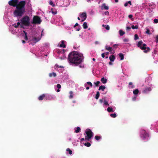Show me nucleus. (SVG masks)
<instances>
[{
    "mask_svg": "<svg viewBox=\"0 0 158 158\" xmlns=\"http://www.w3.org/2000/svg\"><path fill=\"white\" fill-rule=\"evenodd\" d=\"M112 61H110L109 62V64L110 65H112L113 64V63H112V62H111Z\"/></svg>",
    "mask_w": 158,
    "mask_h": 158,
    "instance_id": "nucleus-56",
    "label": "nucleus"
},
{
    "mask_svg": "<svg viewBox=\"0 0 158 158\" xmlns=\"http://www.w3.org/2000/svg\"><path fill=\"white\" fill-rule=\"evenodd\" d=\"M49 76L50 77H55L56 76V73L52 72L51 73H49Z\"/></svg>",
    "mask_w": 158,
    "mask_h": 158,
    "instance_id": "nucleus-15",
    "label": "nucleus"
},
{
    "mask_svg": "<svg viewBox=\"0 0 158 158\" xmlns=\"http://www.w3.org/2000/svg\"><path fill=\"white\" fill-rule=\"evenodd\" d=\"M40 39L39 37H34L32 39V40L34 41L35 43H36L39 41Z\"/></svg>",
    "mask_w": 158,
    "mask_h": 158,
    "instance_id": "nucleus-11",
    "label": "nucleus"
},
{
    "mask_svg": "<svg viewBox=\"0 0 158 158\" xmlns=\"http://www.w3.org/2000/svg\"><path fill=\"white\" fill-rule=\"evenodd\" d=\"M99 96H100L99 92V91H97V94H96V96H95V98L96 99H98L99 97Z\"/></svg>",
    "mask_w": 158,
    "mask_h": 158,
    "instance_id": "nucleus-24",
    "label": "nucleus"
},
{
    "mask_svg": "<svg viewBox=\"0 0 158 158\" xmlns=\"http://www.w3.org/2000/svg\"><path fill=\"white\" fill-rule=\"evenodd\" d=\"M102 26L103 27H105L106 29L107 30H109L110 29V27L108 25H105L104 24H103L102 25Z\"/></svg>",
    "mask_w": 158,
    "mask_h": 158,
    "instance_id": "nucleus-22",
    "label": "nucleus"
},
{
    "mask_svg": "<svg viewBox=\"0 0 158 158\" xmlns=\"http://www.w3.org/2000/svg\"><path fill=\"white\" fill-rule=\"evenodd\" d=\"M131 29V27H126V30L127 31H130Z\"/></svg>",
    "mask_w": 158,
    "mask_h": 158,
    "instance_id": "nucleus-47",
    "label": "nucleus"
},
{
    "mask_svg": "<svg viewBox=\"0 0 158 158\" xmlns=\"http://www.w3.org/2000/svg\"><path fill=\"white\" fill-rule=\"evenodd\" d=\"M86 136H85V139L87 141H89L90 139L93 137L94 133L91 130L89 129H87L85 132Z\"/></svg>",
    "mask_w": 158,
    "mask_h": 158,
    "instance_id": "nucleus-4",
    "label": "nucleus"
},
{
    "mask_svg": "<svg viewBox=\"0 0 158 158\" xmlns=\"http://www.w3.org/2000/svg\"><path fill=\"white\" fill-rule=\"evenodd\" d=\"M102 8H104L106 10H107L109 9L108 6H106L105 3H103L102 4Z\"/></svg>",
    "mask_w": 158,
    "mask_h": 158,
    "instance_id": "nucleus-18",
    "label": "nucleus"
},
{
    "mask_svg": "<svg viewBox=\"0 0 158 158\" xmlns=\"http://www.w3.org/2000/svg\"><path fill=\"white\" fill-rule=\"evenodd\" d=\"M154 22L155 23H158V19H155L153 20Z\"/></svg>",
    "mask_w": 158,
    "mask_h": 158,
    "instance_id": "nucleus-45",
    "label": "nucleus"
},
{
    "mask_svg": "<svg viewBox=\"0 0 158 158\" xmlns=\"http://www.w3.org/2000/svg\"><path fill=\"white\" fill-rule=\"evenodd\" d=\"M87 83L88 85H89L90 86H91V87L93 86V85H92V83H91V82H90V81L87 82Z\"/></svg>",
    "mask_w": 158,
    "mask_h": 158,
    "instance_id": "nucleus-43",
    "label": "nucleus"
},
{
    "mask_svg": "<svg viewBox=\"0 0 158 158\" xmlns=\"http://www.w3.org/2000/svg\"><path fill=\"white\" fill-rule=\"evenodd\" d=\"M149 135L148 133H146L144 130H143L142 131V134H141V137L143 140H145L149 137Z\"/></svg>",
    "mask_w": 158,
    "mask_h": 158,
    "instance_id": "nucleus-7",
    "label": "nucleus"
},
{
    "mask_svg": "<svg viewBox=\"0 0 158 158\" xmlns=\"http://www.w3.org/2000/svg\"><path fill=\"white\" fill-rule=\"evenodd\" d=\"M143 42L142 41H139L137 44L138 47L140 48L142 50H144L143 52L145 53H147L150 51V48L147 46L145 44H143Z\"/></svg>",
    "mask_w": 158,
    "mask_h": 158,
    "instance_id": "nucleus-3",
    "label": "nucleus"
},
{
    "mask_svg": "<svg viewBox=\"0 0 158 158\" xmlns=\"http://www.w3.org/2000/svg\"><path fill=\"white\" fill-rule=\"evenodd\" d=\"M41 20L40 17L38 16H34L33 19V24H40L41 22Z\"/></svg>",
    "mask_w": 158,
    "mask_h": 158,
    "instance_id": "nucleus-6",
    "label": "nucleus"
},
{
    "mask_svg": "<svg viewBox=\"0 0 158 158\" xmlns=\"http://www.w3.org/2000/svg\"><path fill=\"white\" fill-rule=\"evenodd\" d=\"M22 43H23V44H25V43H26V42L25 41H24V40H22Z\"/></svg>",
    "mask_w": 158,
    "mask_h": 158,
    "instance_id": "nucleus-59",
    "label": "nucleus"
},
{
    "mask_svg": "<svg viewBox=\"0 0 158 158\" xmlns=\"http://www.w3.org/2000/svg\"><path fill=\"white\" fill-rule=\"evenodd\" d=\"M146 33L149 35H151V33L150 32V30L148 29H147V31H146Z\"/></svg>",
    "mask_w": 158,
    "mask_h": 158,
    "instance_id": "nucleus-40",
    "label": "nucleus"
},
{
    "mask_svg": "<svg viewBox=\"0 0 158 158\" xmlns=\"http://www.w3.org/2000/svg\"><path fill=\"white\" fill-rule=\"evenodd\" d=\"M123 40L124 42H127L129 40L127 39H124Z\"/></svg>",
    "mask_w": 158,
    "mask_h": 158,
    "instance_id": "nucleus-48",
    "label": "nucleus"
},
{
    "mask_svg": "<svg viewBox=\"0 0 158 158\" xmlns=\"http://www.w3.org/2000/svg\"><path fill=\"white\" fill-rule=\"evenodd\" d=\"M83 19H82L81 20V22H84L85 19V18H83Z\"/></svg>",
    "mask_w": 158,
    "mask_h": 158,
    "instance_id": "nucleus-61",
    "label": "nucleus"
},
{
    "mask_svg": "<svg viewBox=\"0 0 158 158\" xmlns=\"http://www.w3.org/2000/svg\"><path fill=\"white\" fill-rule=\"evenodd\" d=\"M52 13L54 15L56 14H57V11H52Z\"/></svg>",
    "mask_w": 158,
    "mask_h": 158,
    "instance_id": "nucleus-52",
    "label": "nucleus"
},
{
    "mask_svg": "<svg viewBox=\"0 0 158 158\" xmlns=\"http://www.w3.org/2000/svg\"><path fill=\"white\" fill-rule=\"evenodd\" d=\"M78 25H79V24H78L77 23H76L75 24V25H74V27H76V26H78Z\"/></svg>",
    "mask_w": 158,
    "mask_h": 158,
    "instance_id": "nucleus-54",
    "label": "nucleus"
},
{
    "mask_svg": "<svg viewBox=\"0 0 158 158\" xmlns=\"http://www.w3.org/2000/svg\"><path fill=\"white\" fill-rule=\"evenodd\" d=\"M84 138H82L81 139V141H84Z\"/></svg>",
    "mask_w": 158,
    "mask_h": 158,
    "instance_id": "nucleus-63",
    "label": "nucleus"
},
{
    "mask_svg": "<svg viewBox=\"0 0 158 158\" xmlns=\"http://www.w3.org/2000/svg\"><path fill=\"white\" fill-rule=\"evenodd\" d=\"M101 81L103 84L106 83L107 80L106 78H104V77L102 78L101 79Z\"/></svg>",
    "mask_w": 158,
    "mask_h": 158,
    "instance_id": "nucleus-16",
    "label": "nucleus"
},
{
    "mask_svg": "<svg viewBox=\"0 0 158 158\" xmlns=\"http://www.w3.org/2000/svg\"><path fill=\"white\" fill-rule=\"evenodd\" d=\"M152 90V88L151 87H147L143 91V92L144 93H146Z\"/></svg>",
    "mask_w": 158,
    "mask_h": 158,
    "instance_id": "nucleus-9",
    "label": "nucleus"
},
{
    "mask_svg": "<svg viewBox=\"0 0 158 158\" xmlns=\"http://www.w3.org/2000/svg\"><path fill=\"white\" fill-rule=\"evenodd\" d=\"M95 44H99V42H98V41H96V42H95Z\"/></svg>",
    "mask_w": 158,
    "mask_h": 158,
    "instance_id": "nucleus-60",
    "label": "nucleus"
},
{
    "mask_svg": "<svg viewBox=\"0 0 158 158\" xmlns=\"http://www.w3.org/2000/svg\"><path fill=\"white\" fill-rule=\"evenodd\" d=\"M21 21L22 24L24 26H28L30 25V19L29 17L27 15L22 18Z\"/></svg>",
    "mask_w": 158,
    "mask_h": 158,
    "instance_id": "nucleus-5",
    "label": "nucleus"
},
{
    "mask_svg": "<svg viewBox=\"0 0 158 158\" xmlns=\"http://www.w3.org/2000/svg\"><path fill=\"white\" fill-rule=\"evenodd\" d=\"M100 102L101 103H102L103 102V99H100L99 100Z\"/></svg>",
    "mask_w": 158,
    "mask_h": 158,
    "instance_id": "nucleus-53",
    "label": "nucleus"
},
{
    "mask_svg": "<svg viewBox=\"0 0 158 158\" xmlns=\"http://www.w3.org/2000/svg\"><path fill=\"white\" fill-rule=\"evenodd\" d=\"M69 93L70 94V95L69 96V98H72L73 97V92L72 91H71L69 92Z\"/></svg>",
    "mask_w": 158,
    "mask_h": 158,
    "instance_id": "nucleus-32",
    "label": "nucleus"
},
{
    "mask_svg": "<svg viewBox=\"0 0 158 158\" xmlns=\"http://www.w3.org/2000/svg\"><path fill=\"white\" fill-rule=\"evenodd\" d=\"M20 23L19 22H18L17 24H14V27L15 28H17L18 27V26L20 25Z\"/></svg>",
    "mask_w": 158,
    "mask_h": 158,
    "instance_id": "nucleus-28",
    "label": "nucleus"
},
{
    "mask_svg": "<svg viewBox=\"0 0 158 158\" xmlns=\"http://www.w3.org/2000/svg\"><path fill=\"white\" fill-rule=\"evenodd\" d=\"M80 17L81 18H85L86 19L87 18V15L86 12L82 13L80 15Z\"/></svg>",
    "mask_w": 158,
    "mask_h": 158,
    "instance_id": "nucleus-10",
    "label": "nucleus"
},
{
    "mask_svg": "<svg viewBox=\"0 0 158 158\" xmlns=\"http://www.w3.org/2000/svg\"><path fill=\"white\" fill-rule=\"evenodd\" d=\"M105 49L106 50L109 51L110 52L111 54H114L115 52V51L113 50L112 48L109 47L108 46H105Z\"/></svg>",
    "mask_w": 158,
    "mask_h": 158,
    "instance_id": "nucleus-8",
    "label": "nucleus"
},
{
    "mask_svg": "<svg viewBox=\"0 0 158 158\" xmlns=\"http://www.w3.org/2000/svg\"><path fill=\"white\" fill-rule=\"evenodd\" d=\"M116 3L118 2V0H114Z\"/></svg>",
    "mask_w": 158,
    "mask_h": 158,
    "instance_id": "nucleus-64",
    "label": "nucleus"
},
{
    "mask_svg": "<svg viewBox=\"0 0 158 158\" xmlns=\"http://www.w3.org/2000/svg\"><path fill=\"white\" fill-rule=\"evenodd\" d=\"M106 89V87L103 85H101L100 86L98 90H102V91H104L105 89Z\"/></svg>",
    "mask_w": 158,
    "mask_h": 158,
    "instance_id": "nucleus-17",
    "label": "nucleus"
},
{
    "mask_svg": "<svg viewBox=\"0 0 158 158\" xmlns=\"http://www.w3.org/2000/svg\"><path fill=\"white\" fill-rule=\"evenodd\" d=\"M119 33L120 35L121 36H123L125 33V32L124 31L121 30L119 31Z\"/></svg>",
    "mask_w": 158,
    "mask_h": 158,
    "instance_id": "nucleus-27",
    "label": "nucleus"
},
{
    "mask_svg": "<svg viewBox=\"0 0 158 158\" xmlns=\"http://www.w3.org/2000/svg\"><path fill=\"white\" fill-rule=\"evenodd\" d=\"M49 4L50 5L52 6L53 7H54L55 6V4L53 3L52 1H50L49 2Z\"/></svg>",
    "mask_w": 158,
    "mask_h": 158,
    "instance_id": "nucleus-35",
    "label": "nucleus"
},
{
    "mask_svg": "<svg viewBox=\"0 0 158 158\" xmlns=\"http://www.w3.org/2000/svg\"><path fill=\"white\" fill-rule=\"evenodd\" d=\"M139 91L138 89H136L135 90H134L133 91V93L135 95H137L139 93Z\"/></svg>",
    "mask_w": 158,
    "mask_h": 158,
    "instance_id": "nucleus-26",
    "label": "nucleus"
},
{
    "mask_svg": "<svg viewBox=\"0 0 158 158\" xmlns=\"http://www.w3.org/2000/svg\"><path fill=\"white\" fill-rule=\"evenodd\" d=\"M133 101H135L136 99V97H134V98H133Z\"/></svg>",
    "mask_w": 158,
    "mask_h": 158,
    "instance_id": "nucleus-58",
    "label": "nucleus"
},
{
    "mask_svg": "<svg viewBox=\"0 0 158 158\" xmlns=\"http://www.w3.org/2000/svg\"><path fill=\"white\" fill-rule=\"evenodd\" d=\"M23 32L25 34L24 39L25 40H27L28 39V38L27 35V33L25 31H23Z\"/></svg>",
    "mask_w": 158,
    "mask_h": 158,
    "instance_id": "nucleus-30",
    "label": "nucleus"
},
{
    "mask_svg": "<svg viewBox=\"0 0 158 158\" xmlns=\"http://www.w3.org/2000/svg\"><path fill=\"white\" fill-rule=\"evenodd\" d=\"M119 56L121 58V60H123L124 59V55L123 54L120 53L119 54Z\"/></svg>",
    "mask_w": 158,
    "mask_h": 158,
    "instance_id": "nucleus-25",
    "label": "nucleus"
},
{
    "mask_svg": "<svg viewBox=\"0 0 158 158\" xmlns=\"http://www.w3.org/2000/svg\"><path fill=\"white\" fill-rule=\"evenodd\" d=\"M19 0H11L8 2V4L10 6L16 7V9L14 12V15L16 17L22 16L25 12V5L26 2L22 1L18 3Z\"/></svg>",
    "mask_w": 158,
    "mask_h": 158,
    "instance_id": "nucleus-1",
    "label": "nucleus"
},
{
    "mask_svg": "<svg viewBox=\"0 0 158 158\" xmlns=\"http://www.w3.org/2000/svg\"><path fill=\"white\" fill-rule=\"evenodd\" d=\"M131 28L133 29H137L138 28V25L134 26V25H132L131 26Z\"/></svg>",
    "mask_w": 158,
    "mask_h": 158,
    "instance_id": "nucleus-31",
    "label": "nucleus"
},
{
    "mask_svg": "<svg viewBox=\"0 0 158 158\" xmlns=\"http://www.w3.org/2000/svg\"><path fill=\"white\" fill-rule=\"evenodd\" d=\"M87 24L86 22H84L83 25V27L84 29H86L88 28Z\"/></svg>",
    "mask_w": 158,
    "mask_h": 158,
    "instance_id": "nucleus-20",
    "label": "nucleus"
},
{
    "mask_svg": "<svg viewBox=\"0 0 158 158\" xmlns=\"http://www.w3.org/2000/svg\"><path fill=\"white\" fill-rule=\"evenodd\" d=\"M81 128L80 127H78L76 128V129L75 130V132L76 133H78L80 132L81 131Z\"/></svg>",
    "mask_w": 158,
    "mask_h": 158,
    "instance_id": "nucleus-23",
    "label": "nucleus"
},
{
    "mask_svg": "<svg viewBox=\"0 0 158 158\" xmlns=\"http://www.w3.org/2000/svg\"><path fill=\"white\" fill-rule=\"evenodd\" d=\"M129 85H132V82H130L129 83Z\"/></svg>",
    "mask_w": 158,
    "mask_h": 158,
    "instance_id": "nucleus-57",
    "label": "nucleus"
},
{
    "mask_svg": "<svg viewBox=\"0 0 158 158\" xmlns=\"http://www.w3.org/2000/svg\"><path fill=\"white\" fill-rule=\"evenodd\" d=\"M115 56L112 55L109 56V59L111 61H114L115 60Z\"/></svg>",
    "mask_w": 158,
    "mask_h": 158,
    "instance_id": "nucleus-13",
    "label": "nucleus"
},
{
    "mask_svg": "<svg viewBox=\"0 0 158 158\" xmlns=\"http://www.w3.org/2000/svg\"><path fill=\"white\" fill-rule=\"evenodd\" d=\"M104 104L106 105H108V106H109V105L108 102L106 100H105L104 101Z\"/></svg>",
    "mask_w": 158,
    "mask_h": 158,
    "instance_id": "nucleus-42",
    "label": "nucleus"
},
{
    "mask_svg": "<svg viewBox=\"0 0 158 158\" xmlns=\"http://www.w3.org/2000/svg\"><path fill=\"white\" fill-rule=\"evenodd\" d=\"M105 14L106 15H109V12L108 11H106L105 12Z\"/></svg>",
    "mask_w": 158,
    "mask_h": 158,
    "instance_id": "nucleus-49",
    "label": "nucleus"
},
{
    "mask_svg": "<svg viewBox=\"0 0 158 158\" xmlns=\"http://www.w3.org/2000/svg\"><path fill=\"white\" fill-rule=\"evenodd\" d=\"M156 43H158V35H156Z\"/></svg>",
    "mask_w": 158,
    "mask_h": 158,
    "instance_id": "nucleus-46",
    "label": "nucleus"
},
{
    "mask_svg": "<svg viewBox=\"0 0 158 158\" xmlns=\"http://www.w3.org/2000/svg\"><path fill=\"white\" fill-rule=\"evenodd\" d=\"M100 83V82L99 81H98L96 82H94V84L96 86H98Z\"/></svg>",
    "mask_w": 158,
    "mask_h": 158,
    "instance_id": "nucleus-39",
    "label": "nucleus"
},
{
    "mask_svg": "<svg viewBox=\"0 0 158 158\" xmlns=\"http://www.w3.org/2000/svg\"><path fill=\"white\" fill-rule=\"evenodd\" d=\"M66 151L67 152H69V153L70 155H71L72 153V151L70 150V149L69 148H68L66 149Z\"/></svg>",
    "mask_w": 158,
    "mask_h": 158,
    "instance_id": "nucleus-33",
    "label": "nucleus"
},
{
    "mask_svg": "<svg viewBox=\"0 0 158 158\" xmlns=\"http://www.w3.org/2000/svg\"><path fill=\"white\" fill-rule=\"evenodd\" d=\"M133 15H128V17L131 19L132 21H134V19L132 18Z\"/></svg>",
    "mask_w": 158,
    "mask_h": 158,
    "instance_id": "nucleus-38",
    "label": "nucleus"
},
{
    "mask_svg": "<svg viewBox=\"0 0 158 158\" xmlns=\"http://www.w3.org/2000/svg\"><path fill=\"white\" fill-rule=\"evenodd\" d=\"M65 42L64 40H62L61 41V44H60V47L63 48H66V45L64 44Z\"/></svg>",
    "mask_w": 158,
    "mask_h": 158,
    "instance_id": "nucleus-12",
    "label": "nucleus"
},
{
    "mask_svg": "<svg viewBox=\"0 0 158 158\" xmlns=\"http://www.w3.org/2000/svg\"><path fill=\"white\" fill-rule=\"evenodd\" d=\"M56 87L59 89L61 88V86L60 85V84H58L56 85Z\"/></svg>",
    "mask_w": 158,
    "mask_h": 158,
    "instance_id": "nucleus-44",
    "label": "nucleus"
},
{
    "mask_svg": "<svg viewBox=\"0 0 158 158\" xmlns=\"http://www.w3.org/2000/svg\"><path fill=\"white\" fill-rule=\"evenodd\" d=\"M127 3L129 4H130V5H131V1H129L128 2H127Z\"/></svg>",
    "mask_w": 158,
    "mask_h": 158,
    "instance_id": "nucleus-55",
    "label": "nucleus"
},
{
    "mask_svg": "<svg viewBox=\"0 0 158 158\" xmlns=\"http://www.w3.org/2000/svg\"><path fill=\"white\" fill-rule=\"evenodd\" d=\"M110 116L111 117L114 118L116 117V114L115 113L111 114H110Z\"/></svg>",
    "mask_w": 158,
    "mask_h": 158,
    "instance_id": "nucleus-36",
    "label": "nucleus"
},
{
    "mask_svg": "<svg viewBox=\"0 0 158 158\" xmlns=\"http://www.w3.org/2000/svg\"><path fill=\"white\" fill-rule=\"evenodd\" d=\"M128 3H127V2H126V3H125V4H124V6H125V7H126V6H128Z\"/></svg>",
    "mask_w": 158,
    "mask_h": 158,
    "instance_id": "nucleus-51",
    "label": "nucleus"
},
{
    "mask_svg": "<svg viewBox=\"0 0 158 158\" xmlns=\"http://www.w3.org/2000/svg\"><path fill=\"white\" fill-rule=\"evenodd\" d=\"M118 45L117 44H114L113 46L114 48L115 49H116L118 48Z\"/></svg>",
    "mask_w": 158,
    "mask_h": 158,
    "instance_id": "nucleus-41",
    "label": "nucleus"
},
{
    "mask_svg": "<svg viewBox=\"0 0 158 158\" xmlns=\"http://www.w3.org/2000/svg\"><path fill=\"white\" fill-rule=\"evenodd\" d=\"M101 138V137L99 136L96 135L95 136V139L97 141L99 140Z\"/></svg>",
    "mask_w": 158,
    "mask_h": 158,
    "instance_id": "nucleus-29",
    "label": "nucleus"
},
{
    "mask_svg": "<svg viewBox=\"0 0 158 158\" xmlns=\"http://www.w3.org/2000/svg\"><path fill=\"white\" fill-rule=\"evenodd\" d=\"M139 36H138V35L137 34H135V36H134V40H138V39H139Z\"/></svg>",
    "mask_w": 158,
    "mask_h": 158,
    "instance_id": "nucleus-37",
    "label": "nucleus"
},
{
    "mask_svg": "<svg viewBox=\"0 0 158 158\" xmlns=\"http://www.w3.org/2000/svg\"><path fill=\"white\" fill-rule=\"evenodd\" d=\"M80 30V28H79L78 29H77L76 30L77 31H79Z\"/></svg>",
    "mask_w": 158,
    "mask_h": 158,
    "instance_id": "nucleus-62",
    "label": "nucleus"
},
{
    "mask_svg": "<svg viewBox=\"0 0 158 158\" xmlns=\"http://www.w3.org/2000/svg\"><path fill=\"white\" fill-rule=\"evenodd\" d=\"M105 53H103L102 54V58H104L105 57Z\"/></svg>",
    "mask_w": 158,
    "mask_h": 158,
    "instance_id": "nucleus-50",
    "label": "nucleus"
},
{
    "mask_svg": "<svg viewBox=\"0 0 158 158\" xmlns=\"http://www.w3.org/2000/svg\"><path fill=\"white\" fill-rule=\"evenodd\" d=\"M47 98L48 99H49V100H51L52 99H54V98L53 96V95H48V96H47Z\"/></svg>",
    "mask_w": 158,
    "mask_h": 158,
    "instance_id": "nucleus-19",
    "label": "nucleus"
},
{
    "mask_svg": "<svg viewBox=\"0 0 158 158\" xmlns=\"http://www.w3.org/2000/svg\"><path fill=\"white\" fill-rule=\"evenodd\" d=\"M107 110L109 112H114L112 108L111 107H108L107 109Z\"/></svg>",
    "mask_w": 158,
    "mask_h": 158,
    "instance_id": "nucleus-21",
    "label": "nucleus"
},
{
    "mask_svg": "<svg viewBox=\"0 0 158 158\" xmlns=\"http://www.w3.org/2000/svg\"><path fill=\"white\" fill-rule=\"evenodd\" d=\"M83 56L77 52H70L69 55L68 60L72 64L77 65L82 62Z\"/></svg>",
    "mask_w": 158,
    "mask_h": 158,
    "instance_id": "nucleus-2",
    "label": "nucleus"
},
{
    "mask_svg": "<svg viewBox=\"0 0 158 158\" xmlns=\"http://www.w3.org/2000/svg\"><path fill=\"white\" fill-rule=\"evenodd\" d=\"M45 95L44 94H43L42 95L38 97V99L39 100L41 101L45 97Z\"/></svg>",
    "mask_w": 158,
    "mask_h": 158,
    "instance_id": "nucleus-14",
    "label": "nucleus"
},
{
    "mask_svg": "<svg viewBox=\"0 0 158 158\" xmlns=\"http://www.w3.org/2000/svg\"><path fill=\"white\" fill-rule=\"evenodd\" d=\"M84 145L87 147H89L90 146L91 144L90 143L87 142V143H85L84 144Z\"/></svg>",
    "mask_w": 158,
    "mask_h": 158,
    "instance_id": "nucleus-34",
    "label": "nucleus"
}]
</instances>
